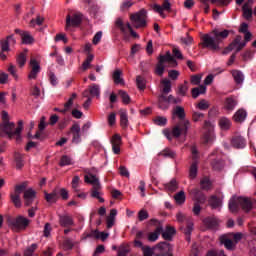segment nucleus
<instances>
[{"label":"nucleus","mask_w":256,"mask_h":256,"mask_svg":"<svg viewBox=\"0 0 256 256\" xmlns=\"http://www.w3.org/2000/svg\"><path fill=\"white\" fill-rule=\"evenodd\" d=\"M191 123L189 120L180 121L176 126L172 129V135L173 137H176V139H179L181 135H186L189 131Z\"/></svg>","instance_id":"423d86ee"},{"label":"nucleus","mask_w":256,"mask_h":256,"mask_svg":"<svg viewBox=\"0 0 256 256\" xmlns=\"http://www.w3.org/2000/svg\"><path fill=\"white\" fill-rule=\"evenodd\" d=\"M231 144L235 147V149H244V147L247 145V142L242 136H234L231 140Z\"/></svg>","instance_id":"f3484780"},{"label":"nucleus","mask_w":256,"mask_h":256,"mask_svg":"<svg viewBox=\"0 0 256 256\" xmlns=\"http://www.w3.org/2000/svg\"><path fill=\"white\" fill-rule=\"evenodd\" d=\"M120 127H122V129H127V127H129V116L127 115V110H120Z\"/></svg>","instance_id":"393cba45"},{"label":"nucleus","mask_w":256,"mask_h":256,"mask_svg":"<svg viewBox=\"0 0 256 256\" xmlns=\"http://www.w3.org/2000/svg\"><path fill=\"white\" fill-rule=\"evenodd\" d=\"M158 107L162 110L169 109V101L167 100V97L163 94H161L158 98Z\"/></svg>","instance_id":"c9c22d12"},{"label":"nucleus","mask_w":256,"mask_h":256,"mask_svg":"<svg viewBox=\"0 0 256 256\" xmlns=\"http://www.w3.org/2000/svg\"><path fill=\"white\" fill-rule=\"evenodd\" d=\"M118 95L121 97L124 105H129V103H131V97L127 92H125V90H119Z\"/></svg>","instance_id":"5fc2aeb1"},{"label":"nucleus","mask_w":256,"mask_h":256,"mask_svg":"<svg viewBox=\"0 0 256 256\" xmlns=\"http://www.w3.org/2000/svg\"><path fill=\"white\" fill-rule=\"evenodd\" d=\"M235 107H237V99H235L233 96L226 98L224 109L231 112L235 109Z\"/></svg>","instance_id":"412c9836"},{"label":"nucleus","mask_w":256,"mask_h":256,"mask_svg":"<svg viewBox=\"0 0 256 256\" xmlns=\"http://www.w3.org/2000/svg\"><path fill=\"white\" fill-rule=\"evenodd\" d=\"M83 21V15L81 13L68 14L66 16V31H69L70 27H79Z\"/></svg>","instance_id":"0eeeda50"},{"label":"nucleus","mask_w":256,"mask_h":256,"mask_svg":"<svg viewBox=\"0 0 256 256\" xmlns=\"http://www.w3.org/2000/svg\"><path fill=\"white\" fill-rule=\"evenodd\" d=\"M244 47H245V42H243V37H241V35H238L235 37L232 43H230L223 50V55H227V53H231V51H235V54L239 53Z\"/></svg>","instance_id":"39448f33"},{"label":"nucleus","mask_w":256,"mask_h":256,"mask_svg":"<svg viewBox=\"0 0 256 256\" xmlns=\"http://www.w3.org/2000/svg\"><path fill=\"white\" fill-rule=\"evenodd\" d=\"M177 187H178V184H177V180L175 179H172L170 182L164 184V189L166 191H170L171 193H173V191H177Z\"/></svg>","instance_id":"37998d69"},{"label":"nucleus","mask_w":256,"mask_h":256,"mask_svg":"<svg viewBox=\"0 0 256 256\" xmlns=\"http://www.w3.org/2000/svg\"><path fill=\"white\" fill-rule=\"evenodd\" d=\"M172 57L174 63H177V61H183V59H185L183 53L177 47L172 48Z\"/></svg>","instance_id":"473e14b6"},{"label":"nucleus","mask_w":256,"mask_h":256,"mask_svg":"<svg viewBox=\"0 0 256 256\" xmlns=\"http://www.w3.org/2000/svg\"><path fill=\"white\" fill-rule=\"evenodd\" d=\"M242 11L245 19H251V17H253V8H251V6H249L248 4L243 5Z\"/></svg>","instance_id":"49530a36"},{"label":"nucleus","mask_w":256,"mask_h":256,"mask_svg":"<svg viewBox=\"0 0 256 256\" xmlns=\"http://www.w3.org/2000/svg\"><path fill=\"white\" fill-rule=\"evenodd\" d=\"M184 235H186L187 241H191V233H193V223H189L186 228H182Z\"/></svg>","instance_id":"052dcab7"},{"label":"nucleus","mask_w":256,"mask_h":256,"mask_svg":"<svg viewBox=\"0 0 256 256\" xmlns=\"http://www.w3.org/2000/svg\"><path fill=\"white\" fill-rule=\"evenodd\" d=\"M161 85H162V93H164V95H168V93H171V80L165 78L161 81Z\"/></svg>","instance_id":"a19ab883"},{"label":"nucleus","mask_w":256,"mask_h":256,"mask_svg":"<svg viewBox=\"0 0 256 256\" xmlns=\"http://www.w3.org/2000/svg\"><path fill=\"white\" fill-rule=\"evenodd\" d=\"M23 199L25 207H31L37 199V192L33 188H28L24 191Z\"/></svg>","instance_id":"9b49d317"},{"label":"nucleus","mask_w":256,"mask_h":256,"mask_svg":"<svg viewBox=\"0 0 256 256\" xmlns=\"http://www.w3.org/2000/svg\"><path fill=\"white\" fill-rule=\"evenodd\" d=\"M88 92L90 93L91 97H96L97 99L101 97V88L97 84H92L89 87Z\"/></svg>","instance_id":"2f4dec72"},{"label":"nucleus","mask_w":256,"mask_h":256,"mask_svg":"<svg viewBox=\"0 0 256 256\" xmlns=\"http://www.w3.org/2000/svg\"><path fill=\"white\" fill-rule=\"evenodd\" d=\"M255 54L254 51L252 50H246L243 54H242V59L243 61H251V59H253V55Z\"/></svg>","instance_id":"774afa93"},{"label":"nucleus","mask_w":256,"mask_h":256,"mask_svg":"<svg viewBox=\"0 0 256 256\" xmlns=\"http://www.w3.org/2000/svg\"><path fill=\"white\" fill-rule=\"evenodd\" d=\"M233 119L236 123H243V121L247 119V111L243 109H239L238 111L235 112Z\"/></svg>","instance_id":"cd10ccee"},{"label":"nucleus","mask_w":256,"mask_h":256,"mask_svg":"<svg viewBox=\"0 0 256 256\" xmlns=\"http://www.w3.org/2000/svg\"><path fill=\"white\" fill-rule=\"evenodd\" d=\"M121 135L115 134L111 139L112 151L115 155H119L121 153Z\"/></svg>","instance_id":"f8f14e48"},{"label":"nucleus","mask_w":256,"mask_h":256,"mask_svg":"<svg viewBox=\"0 0 256 256\" xmlns=\"http://www.w3.org/2000/svg\"><path fill=\"white\" fill-rule=\"evenodd\" d=\"M43 23H45V18L41 15H37L36 19H32L29 22V27L35 28L37 27H41V25H43Z\"/></svg>","instance_id":"f704fd0d"},{"label":"nucleus","mask_w":256,"mask_h":256,"mask_svg":"<svg viewBox=\"0 0 256 256\" xmlns=\"http://www.w3.org/2000/svg\"><path fill=\"white\" fill-rule=\"evenodd\" d=\"M77 99V93H73L68 101L64 104V109L61 110V113H67L71 107H73V101Z\"/></svg>","instance_id":"4c0bfd02"},{"label":"nucleus","mask_w":256,"mask_h":256,"mask_svg":"<svg viewBox=\"0 0 256 256\" xmlns=\"http://www.w3.org/2000/svg\"><path fill=\"white\" fill-rule=\"evenodd\" d=\"M37 244H32L30 247H27L25 250H24V253L23 255L24 256H32L33 253H35V251H37Z\"/></svg>","instance_id":"69168bd1"},{"label":"nucleus","mask_w":256,"mask_h":256,"mask_svg":"<svg viewBox=\"0 0 256 256\" xmlns=\"http://www.w3.org/2000/svg\"><path fill=\"white\" fill-rule=\"evenodd\" d=\"M15 163H16V169H23L25 166V162L23 160V155L20 153H15L14 155Z\"/></svg>","instance_id":"c03bdc74"},{"label":"nucleus","mask_w":256,"mask_h":256,"mask_svg":"<svg viewBox=\"0 0 256 256\" xmlns=\"http://www.w3.org/2000/svg\"><path fill=\"white\" fill-rule=\"evenodd\" d=\"M71 185L74 193H79V185H81V178L78 175L74 176Z\"/></svg>","instance_id":"a18cd8bd"},{"label":"nucleus","mask_w":256,"mask_h":256,"mask_svg":"<svg viewBox=\"0 0 256 256\" xmlns=\"http://www.w3.org/2000/svg\"><path fill=\"white\" fill-rule=\"evenodd\" d=\"M203 223L208 229L215 230L219 227V220L215 217H207L203 220Z\"/></svg>","instance_id":"a211bd4d"},{"label":"nucleus","mask_w":256,"mask_h":256,"mask_svg":"<svg viewBox=\"0 0 256 256\" xmlns=\"http://www.w3.org/2000/svg\"><path fill=\"white\" fill-rule=\"evenodd\" d=\"M192 193L194 194L193 201H195V203H198L199 205H205L207 202V196H205V194L201 193L199 189L192 190Z\"/></svg>","instance_id":"2eb2a0df"},{"label":"nucleus","mask_w":256,"mask_h":256,"mask_svg":"<svg viewBox=\"0 0 256 256\" xmlns=\"http://www.w3.org/2000/svg\"><path fill=\"white\" fill-rule=\"evenodd\" d=\"M187 91H189V87L187 86V81H185L184 84L178 86L177 95L185 97V95H187Z\"/></svg>","instance_id":"13d9d810"},{"label":"nucleus","mask_w":256,"mask_h":256,"mask_svg":"<svg viewBox=\"0 0 256 256\" xmlns=\"http://www.w3.org/2000/svg\"><path fill=\"white\" fill-rule=\"evenodd\" d=\"M239 198L236 197H232L229 201V209L231 211V213H237V211H239Z\"/></svg>","instance_id":"72a5a7b5"},{"label":"nucleus","mask_w":256,"mask_h":256,"mask_svg":"<svg viewBox=\"0 0 256 256\" xmlns=\"http://www.w3.org/2000/svg\"><path fill=\"white\" fill-rule=\"evenodd\" d=\"M84 181L85 183H89L90 185H92V188L97 185H101V183L99 182V178H97V176L93 175L92 173H88V175H85Z\"/></svg>","instance_id":"b1692460"},{"label":"nucleus","mask_w":256,"mask_h":256,"mask_svg":"<svg viewBox=\"0 0 256 256\" xmlns=\"http://www.w3.org/2000/svg\"><path fill=\"white\" fill-rule=\"evenodd\" d=\"M10 198L12 203L14 204V207H16L17 209L21 208L22 203H21V196L19 194L12 193L10 195Z\"/></svg>","instance_id":"603ef678"},{"label":"nucleus","mask_w":256,"mask_h":256,"mask_svg":"<svg viewBox=\"0 0 256 256\" xmlns=\"http://www.w3.org/2000/svg\"><path fill=\"white\" fill-rule=\"evenodd\" d=\"M197 109H199L200 111H207V109H209L210 104L209 101L202 99L197 105H196Z\"/></svg>","instance_id":"680f3d73"},{"label":"nucleus","mask_w":256,"mask_h":256,"mask_svg":"<svg viewBox=\"0 0 256 256\" xmlns=\"http://www.w3.org/2000/svg\"><path fill=\"white\" fill-rule=\"evenodd\" d=\"M45 199L47 203H56L57 199H59V196H57V192L46 193Z\"/></svg>","instance_id":"bf43d9fd"},{"label":"nucleus","mask_w":256,"mask_h":256,"mask_svg":"<svg viewBox=\"0 0 256 256\" xmlns=\"http://www.w3.org/2000/svg\"><path fill=\"white\" fill-rule=\"evenodd\" d=\"M197 162L192 163L189 169V177L190 179H195L197 177Z\"/></svg>","instance_id":"e2e57ef3"},{"label":"nucleus","mask_w":256,"mask_h":256,"mask_svg":"<svg viewBox=\"0 0 256 256\" xmlns=\"http://www.w3.org/2000/svg\"><path fill=\"white\" fill-rule=\"evenodd\" d=\"M177 154L175 153V151L169 149V148H165L164 150H162L160 153H159V156L160 157H164V158H168V159H175V156Z\"/></svg>","instance_id":"79ce46f5"},{"label":"nucleus","mask_w":256,"mask_h":256,"mask_svg":"<svg viewBox=\"0 0 256 256\" xmlns=\"http://www.w3.org/2000/svg\"><path fill=\"white\" fill-rule=\"evenodd\" d=\"M209 159H210V165L212 167V169H214V171H221V169H223V167H225V161H223V159H221L219 156H217V151L212 152L209 155Z\"/></svg>","instance_id":"6e6552de"},{"label":"nucleus","mask_w":256,"mask_h":256,"mask_svg":"<svg viewBox=\"0 0 256 256\" xmlns=\"http://www.w3.org/2000/svg\"><path fill=\"white\" fill-rule=\"evenodd\" d=\"M163 232V226H157L154 232H151L148 234V241L150 243H155L157 239H159V235Z\"/></svg>","instance_id":"4be33fe9"},{"label":"nucleus","mask_w":256,"mask_h":256,"mask_svg":"<svg viewBox=\"0 0 256 256\" xmlns=\"http://www.w3.org/2000/svg\"><path fill=\"white\" fill-rule=\"evenodd\" d=\"M174 199L177 203V205H183L185 203V191L181 190L177 194H175Z\"/></svg>","instance_id":"864d4df0"},{"label":"nucleus","mask_w":256,"mask_h":256,"mask_svg":"<svg viewBox=\"0 0 256 256\" xmlns=\"http://www.w3.org/2000/svg\"><path fill=\"white\" fill-rule=\"evenodd\" d=\"M123 75V71L117 69L113 72V80L115 85H125V80L121 77Z\"/></svg>","instance_id":"7c9ffc66"},{"label":"nucleus","mask_w":256,"mask_h":256,"mask_svg":"<svg viewBox=\"0 0 256 256\" xmlns=\"http://www.w3.org/2000/svg\"><path fill=\"white\" fill-rule=\"evenodd\" d=\"M238 204L240 205V207H242L243 211H245L246 213H249V211L253 209V203H251V200L248 198L239 197Z\"/></svg>","instance_id":"dca6fc26"},{"label":"nucleus","mask_w":256,"mask_h":256,"mask_svg":"<svg viewBox=\"0 0 256 256\" xmlns=\"http://www.w3.org/2000/svg\"><path fill=\"white\" fill-rule=\"evenodd\" d=\"M191 93H192L193 99H197L199 95H205V93H207V86L200 85L198 87H195L191 90Z\"/></svg>","instance_id":"bb28decb"},{"label":"nucleus","mask_w":256,"mask_h":256,"mask_svg":"<svg viewBox=\"0 0 256 256\" xmlns=\"http://www.w3.org/2000/svg\"><path fill=\"white\" fill-rule=\"evenodd\" d=\"M220 243L224 245V247L228 249V251H233V249H235L236 244L233 243V240L227 238L226 236L220 237Z\"/></svg>","instance_id":"c85d7f7f"},{"label":"nucleus","mask_w":256,"mask_h":256,"mask_svg":"<svg viewBox=\"0 0 256 256\" xmlns=\"http://www.w3.org/2000/svg\"><path fill=\"white\" fill-rule=\"evenodd\" d=\"M59 224L61 227H73L75 225V221L70 215H59Z\"/></svg>","instance_id":"4468645a"},{"label":"nucleus","mask_w":256,"mask_h":256,"mask_svg":"<svg viewBox=\"0 0 256 256\" xmlns=\"http://www.w3.org/2000/svg\"><path fill=\"white\" fill-rule=\"evenodd\" d=\"M115 27L121 31V33H127V24L123 22V18H117L115 21Z\"/></svg>","instance_id":"8fccbe9b"},{"label":"nucleus","mask_w":256,"mask_h":256,"mask_svg":"<svg viewBox=\"0 0 256 256\" xmlns=\"http://www.w3.org/2000/svg\"><path fill=\"white\" fill-rule=\"evenodd\" d=\"M41 73V66L40 65H34L28 74V79L35 80L37 79V75Z\"/></svg>","instance_id":"58836bf2"},{"label":"nucleus","mask_w":256,"mask_h":256,"mask_svg":"<svg viewBox=\"0 0 256 256\" xmlns=\"http://www.w3.org/2000/svg\"><path fill=\"white\" fill-rule=\"evenodd\" d=\"M136 85L140 91H145V88L147 87V80H145L142 76H137Z\"/></svg>","instance_id":"09e8293b"},{"label":"nucleus","mask_w":256,"mask_h":256,"mask_svg":"<svg viewBox=\"0 0 256 256\" xmlns=\"http://www.w3.org/2000/svg\"><path fill=\"white\" fill-rule=\"evenodd\" d=\"M230 33V30L215 28L209 34H204L201 37L200 47H202V49H209V51L213 53H219V51H221V43L229 37Z\"/></svg>","instance_id":"f257e3e1"},{"label":"nucleus","mask_w":256,"mask_h":256,"mask_svg":"<svg viewBox=\"0 0 256 256\" xmlns=\"http://www.w3.org/2000/svg\"><path fill=\"white\" fill-rule=\"evenodd\" d=\"M154 123L159 127H165V125H167V118L163 116H158L154 119Z\"/></svg>","instance_id":"0e129e2a"},{"label":"nucleus","mask_w":256,"mask_h":256,"mask_svg":"<svg viewBox=\"0 0 256 256\" xmlns=\"http://www.w3.org/2000/svg\"><path fill=\"white\" fill-rule=\"evenodd\" d=\"M68 165H73V159L67 155H63L60 158L59 166L60 167H67Z\"/></svg>","instance_id":"3c124183"},{"label":"nucleus","mask_w":256,"mask_h":256,"mask_svg":"<svg viewBox=\"0 0 256 256\" xmlns=\"http://www.w3.org/2000/svg\"><path fill=\"white\" fill-rule=\"evenodd\" d=\"M211 180L207 177L203 178L201 181H200V187L201 189H203V191H209V189H211Z\"/></svg>","instance_id":"6e6d98bb"},{"label":"nucleus","mask_w":256,"mask_h":256,"mask_svg":"<svg viewBox=\"0 0 256 256\" xmlns=\"http://www.w3.org/2000/svg\"><path fill=\"white\" fill-rule=\"evenodd\" d=\"M231 73L236 85H243V81H245V76L243 75V72L239 70H232Z\"/></svg>","instance_id":"a878e982"},{"label":"nucleus","mask_w":256,"mask_h":256,"mask_svg":"<svg viewBox=\"0 0 256 256\" xmlns=\"http://www.w3.org/2000/svg\"><path fill=\"white\" fill-rule=\"evenodd\" d=\"M209 206L211 209H220L223 205V199L218 198L215 195H212L208 200Z\"/></svg>","instance_id":"6ab92c4d"},{"label":"nucleus","mask_w":256,"mask_h":256,"mask_svg":"<svg viewBox=\"0 0 256 256\" xmlns=\"http://www.w3.org/2000/svg\"><path fill=\"white\" fill-rule=\"evenodd\" d=\"M73 135L72 143H81V126L79 124H74L70 128Z\"/></svg>","instance_id":"ddd939ff"},{"label":"nucleus","mask_w":256,"mask_h":256,"mask_svg":"<svg viewBox=\"0 0 256 256\" xmlns=\"http://www.w3.org/2000/svg\"><path fill=\"white\" fill-rule=\"evenodd\" d=\"M159 256H173V246L169 242H160L156 246Z\"/></svg>","instance_id":"9d476101"},{"label":"nucleus","mask_w":256,"mask_h":256,"mask_svg":"<svg viewBox=\"0 0 256 256\" xmlns=\"http://www.w3.org/2000/svg\"><path fill=\"white\" fill-rule=\"evenodd\" d=\"M175 233H177L175 228L171 227V226H168V227H166L165 231L162 232V237L166 241H171V239H173V235H175Z\"/></svg>","instance_id":"c756f323"},{"label":"nucleus","mask_w":256,"mask_h":256,"mask_svg":"<svg viewBox=\"0 0 256 256\" xmlns=\"http://www.w3.org/2000/svg\"><path fill=\"white\" fill-rule=\"evenodd\" d=\"M18 65H25L27 63V52H22L17 56Z\"/></svg>","instance_id":"338daca9"},{"label":"nucleus","mask_w":256,"mask_h":256,"mask_svg":"<svg viewBox=\"0 0 256 256\" xmlns=\"http://www.w3.org/2000/svg\"><path fill=\"white\" fill-rule=\"evenodd\" d=\"M173 115H176V117H178L180 121H185V108L181 106H176V108L173 111Z\"/></svg>","instance_id":"ea45409f"},{"label":"nucleus","mask_w":256,"mask_h":256,"mask_svg":"<svg viewBox=\"0 0 256 256\" xmlns=\"http://www.w3.org/2000/svg\"><path fill=\"white\" fill-rule=\"evenodd\" d=\"M130 21L135 29H145L147 27V10L142 8L140 11L131 14Z\"/></svg>","instance_id":"20e7f679"},{"label":"nucleus","mask_w":256,"mask_h":256,"mask_svg":"<svg viewBox=\"0 0 256 256\" xmlns=\"http://www.w3.org/2000/svg\"><path fill=\"white\" fill-rule=\"evenodd\" d=\"M35 39H33V36H31V33L26 31L24 32V35L22 36V43L24 45H31Z\"/></svg>","instance_id":"4d7b16f0"},{"label":"nucleus","mask_w":256,"mask_h":256,"mask_svg":"<svg viewBox=\"0 0 256 256\" xmlns=\"http://www.w3.org/2000/svg\"><path fill=\"white\" fill-rule=\"evenodd\" d=\"M29 183L26 182H22L21 184H18L15 186V193L16 195H21L23 192L25 193V191H27V187H28Z\"/></svg>","instance_id":"de8ad7c7"},{"label":"nucleus","mask_w":256,"mask_h":256,"mask_svg":"<svg viewBox=\"0 0 256 256\" xmlns=\"http://www.w3.org/2000/svg\"><path fill=\"white\" fill-rule=\"evenodd\" d=\"M101 185L97 184L94 188L91 190V197L93 199H98L100 203H105V199L101 197Z\"/></svg>","instance_id":"5701e85b"},{"label":"nucleus","mask_w":256,"mask_h":256,"mask_svg":"<svg viewBox=\"0 0 256 256\" xmlns=\"http://www.w3.org/2000/svg\"><path fill=\"white\" fill-rule=\"evenodd\" d=\"M219 126L223 131H227L231 129V120H229L227 117H222L219 120Z\"/></svg>","instance_id":"e433bc0d"},{"label":"nucleus","mask_w":256,"mask_h":256,"mask_svg":"<svg viewBox=\"0 0 256 256\" xmlns=\"http://www.w3.org/2000/svg\"><path fill=\"white\" fill-rule=\"evenodd\" d=\"M163 63H175L173 62V55L170 51H167L165 54H160L158 56V64L163 65Z\"/></svg>","instance_id":"aec40b11"},{"label":"nucleus","mask_w":256,"mask_h":256,"mask_svg":"<svg viewBox=\"0 0 256 256\" xmlns=\"http://www.w3.org/2000/svg\"><path fill=\"white\" fill-rule=\"evenodd\" d=\"M16 43L17 40H15V36L13 34L8 35L6 38L0 40L1 51L3 53L11 51V48L9 47H15Z\"/></svg>","instance_id":"1a4fd4ad"},{"label":"nucleus","mask_w":256,"mask_h":256,"mask_svg":"<svg viewBox=\"0 0 256 256\" xmlns=\"http://www.w3.org/2000/svg\"><path fill=\"white\" fill-rule=\"evenodd\" d=\"M21 131H23V120L18 122V127L15 129V123L13 122H3L0 124V135L6 133L10 139L16 137V143H21Z\"/></svg>","instance_id":"f03ea898"},{"label":"nucleus","mask_w":256,"mask_h":256,"mask_svg":"<svg viewBox=\"0 0 256 256\" xmlns=\"http://www.w3.org/2000/svg\"><path fill=\"white\" fill-rule=\"evenodd\" d=\"M31 223V220L24 216H18L16 218L9 217L7 219V224L12 231L18 232V231H25L27 227H29V224Z\"/></svg>","instance_id":"7ed1b4c3"}]
</instances>
